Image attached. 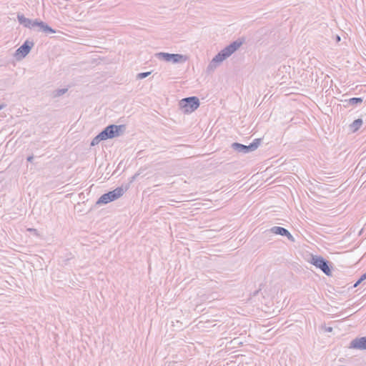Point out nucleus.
<instances>
[{
    "instance_id": "b1692460",
    "label": "nucleus",
    "mask_w": 366,
    "mask_h": 366,
    "mask_svg": "<svg viewBox=\"0 0 366 366\" xmlns=\"http://www.w3.org/2000/svg\"><path fill=\"white\" fill-rule=\"evenodd\" d=\"M326 331L327 332H332V327H327L326 328Z\"/></svg>"
},
{
    "instance_id": "20e7f679",
    "label": "nucleus",
    "mask_w": 366,
    "mask_h": 366,
    "mask_svg": "<svg viewBox=\"0 0 366 366\" xmlns=\"http://www.w3.org/2000/svg\"><path fill=\"white\" fill-rule=\"evenodd\" d=\"M310 262L322 271L326 275L330 276L332 274L331 263L324 257L317 255H312Z\"/></svg>"
},
{
    "instance_id": "412c9836",
    "label": "nucleus",
    "mask_w": 366,
    "mask_h": 366,
    "mask_svg": "<svg viewBox=\"0 0 366 366\" xmlns=\"http://www.w3.org/2000/svg\"><path fill=\"white\" fill-rule=\"evenodd\" d=\"M361 283V282L358 280L353 285V287H357Z\"/></svg>"
},
{
    "instance_id": "a211bd4d",
    "label": "nucleus",
    "mask_w": 366,
    "mask_h": 366,
    "mask_svg": "<svg viewBox=\"0 0 366 366\" xmlns=\"http://www.w3.org/2000/svg\"><path fill=\"white\" fill-rule=\"evenodd\" d=\"M365 280H366V272L365 274H363L362 275H361V277L359 278V280L361 282H363Z\"/></svg>"
},
{
    "instance_id": "9d476101",
    "label": "nucleus",
    "mask_w": 366,
    "mask_h": 366,
    "mask_svg": "<svg viewBox=\"0 0 366 366\" xmlns=\"http://www.w3.org/2000/svg\"><path fill=\"white\" fill-rule=\"evenodd\" d=\"M270 232L278 234L283 237H287L289 240L292 242H295V238L293 236L290 234V232L285 228L278 226L272 227L269 229Z\"/></svg>"
},
{
    "instance_id": "ddd939ff",
    "label": "nucleus",
    "mask_w": 366,
    "mask_h": 366,
    "mask_svg": "<svg viewBox=\"0 0 366 366\" xmlns=\"http://www.w3.org/2000/svg\"><path fill=\"white\" fill-rule=\"evenodd\" d=\"M362 119H357L350 124V129L352 132H355L360 129V127L362 126Z\"/></svg>"
},
{
    "instance_id": "0eeeda50",
    "label": "nucleus",
    "mask_w": 366,
    "mask_h": 366,
    "mask_svg": "<svg viewBox=\"0 0 366 366\" xmlns=\"http://www.w3.org/2000/svg\"><path fill=\"white\" fill-rule=\"evenodd\" d=\"M261 142V139H255L249 145H244L238 142H234L231 144V148L239 153L247 154L249 152L256 150L259 146Z\"/></svg>"
},
{
    "instance_id": "7ed1b4c3",
    "label": "nucleus",
    "mask_w": 366,
    "mask_h": 366,
    "mask_svg": "<svg viewBox=\"0 0 366 366\" xmlns=\"http://www.w3.org/2000/svg\"><path fill=\"white\" fill-rule=\"evenodd\" d=\"M126 190L127 188L124 189L122 187H117L115 189L102 194L97 201L96 204L101 205L107 204L111 202H113L122 197Z\"/></svg>"
},
{
    "instance_id": "4468645a",
    "label": "nucleus",
    "mask_w": 366,
    "mask_h": 366,
    "mask_svg": "<svg viewBox=\"0 0 366 366\" xmlns=\"http://www.w3.org/2000/svg\"><path fill=\"white\" fill-rule=\"evenodd\" d=\"M102 134L99 132L91 142V146L97 145L101 141H104L103 137H101Z\"/></svg>"
},
{
    "instance_id": "2eb2a0df",
    "label": "nucleus",
    "mask_w": 366,
    "mask_h": 366,
    "mask_svg": "<svg viewBox=\"0 0 366 366\" xmlns=\"http://www.w3.org/2000/svg\"><path fill=\"white\" fill-rule=\"evenodd\" d=\"M67 89H59L54 92V96L55 97H60L67 92Z\"/></svg>"
},
{
    "instance_id": "f3484780",
    "label": "nucleus",
    "mask_w": 366,
    "mask_h": 366,
    "mask_svg": "<svg viewBox=\"0 0 366 366\" xmlns=\"http://www.w3.org/2000/svg\"><path fill=\"white\" fill-rule=\"evenodd\" d=\"M139 175V173H136L134 175H133L132 177H131V179H130V182H133L134 180L137 179V177Z\"/></svg>"
},
{
    "instance_id": "1a4fd4ad",
    "label": "nucleus",
    "mask_w": 366,
    "mask_h": 366,
    "mask_svg": "<svg viewBox=\"0 0 366 366\" xmlns=\"http://www.w3.org/2000/svg\"><path fill=\"white\" fill-rule=\"evenodd\" d=\"M34 43L33 41L26 40L22 45H21L15 52V56L19 58H24L29 54L31 48L34 46Z\"/></svg>"
},
{
    "instance_id": "423d86ee",
    "label": "nucleus",
    "mask_w": 366,
    "mask_h": 366,
    "mask_svg": "<svg viewBox=\"0 0 366 366\" xmlns=\"http://www.w3.org/2000/svg\"><path fill=\"white\" fill-rule=\"evenodd\" d=\"M155 56L159 60L174 64L184 63L187 60V56L181 54L159 52L155 54Z\"/></svg>"
},
{
    "instance_id": "393cba45",
    "label": "nucleus",
    "mask_w": 366,
    "mask_h": 366,
    "mask_svg": "<svg viewBox=\"0 0 366 366\" xmlns=\"http://www.w3.org/2000/svg\"><path fill=\"white\" fill-rule=\"evenodd\" d=\"M28 230L30 232H36V229H29Z\"/></svg>"
},
{
    "instance_id": "4be33fe9",
    "label": "nucleus",
    "mask_w": 366,
    "mask_h": 366,
    "mask_svg": "<svg viewBox=\"0 0 366 366\" xmlns=\"http://www.w3.org/2000/svg\"><path fill=\"white\" fill-rule=\"evenodd\" d=\"M361 283V282L358 280L353 285V287H357Z\"/></svg>"
},
{
    "instance_id": "f03ea898",
    "label": "nucleus",
    "mask_w": 366,
    "mask_h": 366,
    "mask_svg": "<svg viewBox=\"0 0 366 366\" xmlns=\"http://www.w3.org/2000/svg\"><path fill=\"white\" fill-rule=\"evenodd\" d=\"M242 41L239 40H236L230 43L219 52H218L217 55L214 56L211 63L209 64V67H212L215 64L222 62L227 58L230 56L233 53H234L242 46Z\"/></svg>"
},
{
    "instance_id": "6e6552de",
    "label": "nucleus",
    "mask_w": 366,
    "mask_h": 366,
    "mask_svg": "<svg viewBox=\"0 0 366 366\" xmlns=\"http://www.w3.org/2000/svg\"><path fill=\"white\" fill-rule=\"evenodd\" d=\"M179 106L184 113H192L199 107V100L197 97H189L182 99Z\"/></svg>"
},
{
    "instance_id": "a878e982",
    "label": "nucleus",
    "mask_w": 366,
    "mask_h": 366,
    "mask_svg": "<svg viewBox=\"0 0 366 366\" xmlns=\"http://www.w3.org/2000/svg\"><path fill=\"white\" fill-rule=\"evenodd\" d=\"M5 105L0 104V110H1L3 108H4Z\"/></svg>"
},
{
    "instance_id": "39448f33",
    "label": "nucleus",
    "mask_w": 366,
    "mask_h": 366,
    "mask_svg": "<svg viewBox=\"0 0 366 366\" xmlns=\"http://www.w3.org/2000/svg\"><path fill=\"white\" fill-rule=\"evenodd\" d=\"M125 129V125L109 124L100 133L104 140L119 137Z\"/></svg>"
},
{
    "instance_id": "dca6fc26",
    "label": "nucleus",
    "mask_w": 366,
    "mask_h": 366,
    "mask_svg": "<svg viewBox=\"0 0 366 366\" xmlns=\"http://www.w3.org/2000/svg\"><path fill=\"white\" fill-rule=\"evenodd\" d=\"M150 74H151L150 71L139 73L137 76V78L138 79H144V78L147 77L148 76H149Z\"/></svg>"
},
{
    "instance_id": "5701e85b",
    "label": "nucleus",
    "mask_w": 366,
    "mask_h": 366,
    "mask_svg": "<svg viewBox=\"0 0 366 366\" xmlns=\"http://www.w3.org/2000/svg\"><path fill=\"white\" fill-rule=\"evenodd\" d=\"M335 39H336V41H337V42H339V41H340L341 38H340V36L336 35Z\"/></svg>"
},
{
    "instance_id": "f8f14e48",
    "label": "nucleus",
    "mask_w": 366,
    "mask_h": 366,
    "mask_svg": "<svg viewBox=\"0 0 366 366\" xmlns=\"http://www.w3.org/2000/svg\"><path fill=\"white\" fill-rule=\"evenodd\" d=\"M362 102H363V99L361 97H352L349 99H345L344 101V102H345L346 104H345L344 106L345 107H347L349 105L356 106L357 104L362 103Z\"/></svg>"
},
{
    "instance_id": "aec40b11",
    "label": "nucleus",
    "mask_w": 366,
    "mask_h": 366,
    "mask_svg": "<svg viewBox=\"0 0 366 366\" xmlns=\"http://www.w3.org/2000/svg\"><path fill=\"white\" fill-rule=\"evenodd\" d=\"M361 283V282L358 280L353 285V287H357Z\"/></svg>"
},
{
    "instance_id": "9b49d317",
    "label": "nucleus",
    "mask_w": 366,
    "mask_h": 366,
    "mask_svg": "<svg viewBox=\"0 0 366 366\" xmlns=\"http://www.w3.org/2000/svg\"><path fill=\"white\" fill-rule=\"evenodd\" d=\"M349 348L364 350H366V336L356 337L350 344Z\"/></svg>"
},
{
    "instance_id": "6ab92c4d",
    "label": "nucleus",
    "mask_w": 366,
    "mask_h": 366,
    "mask_svg": "<svg viewBox=\"0 0 366 366\" xmlns=\"http://www.w3.org/2000/svg\"><path fill=\"white\" fill-rule=\"evenodd\" d=\"M33 159H34L33 155L29 156L26 159L27 162H32Z\"/></svg>"
},
{
    "instance_id": "f257e3e1",
    "label": "nucleus",
    "mask_w": 366,
    "mask_h": 366,
    "mask_svg": "<svg viewBox=\"0 0 366 366\" xmlns=\"http://www.w3.org/2000/svg\"><path fill=\"white\" fill-rule=\"evenodd\" d=\"M17 19L20 24L23 25L26 28L34 29L35 27H39L38 31H41L44 32L45 34H55L56 31L49 26L45 22L36 19H30L24 16L23 14L18 13L17 14Z\"/></svg>"
}]
</instances>
